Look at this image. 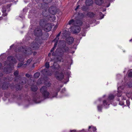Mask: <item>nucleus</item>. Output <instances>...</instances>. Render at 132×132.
<instances>
[{"mask_svg": "<svg viewBox=\"0 0 132 132\" xmlns=\"http://www.w3.org/2000/svg\"><path fill=\"white\" fill-rule=\"evenodd\" d=\"M82 24V22L79 20L75 21H74L73 19L69 21L68 23L69 25L72 24L76 29L73 31V32L74 34H77L79 32L80 30L79 26L81 25Z\"/></svg>", "mask_w": 132, "mask_h": 132, "instance_id": "nucleus-1", "label": "nucleus"}, {"mask_svg": "<svg viewBox=\"0 0 132 132\" xmlns=\"http://www.w3.org/2000/svg\"><path fill=\"white\" fill-rule=\"evenodd\" d=\"M40 92L45 97H47L49 95V93L47 91V87L43 86L40 89Z\"/></svg>", "mask_w": 132, "mask_h": 132, "instance_id": "nucleus-2", "label": "nucleus"}, {"mask_svg": "<svg viewBox=\"0 0 132 132\" xmlns=\"http://www.w3.org/2000/svg\"><path fill=\"white\" fill-rule=\"evenodd\" d=\"M52 28L51 24L49 23H47L45 24L44 27V29L45 31H48L51 30Z\"/></svg>", "mask_w": 132, "mask_h": 132, "instance_id": "nucleus-3", "label": "nucleus"}, {"mask_svg": "<svg viewBox=\"0 0 132 132\" xmlns=\"http://www.w3.org/2000/svg\"><path fill=\"white\" fill-rule=\"evenodd\" d=\"M34 33L35 35L37 36H40L42 35V31L40 28H37L35 29Z\"/></svg>", "mask_w": 132, "mask_h": 132, "instance_id": "nucleus-4", "label": "nucleus"}, {"mask_svg": "<svg viewBox=\"0 0 132 132\" xmlns=\"http://www.w3.org/2000/svg\"><path fill=\"white\" fill-rule=\"evenodd\" d=\"M49 11L50 13L52 14H55L56 12V9L55 7H50L49 9Z\"/></svg>", "mask_w": 132, "mask_h": 132, "instance_id": "nucleus-5", "label": "nucleus"}, {"mask_svg": "<svg viewBox=\"0 0 132 132\" xmlns=\"http://www.w3.org/2000/svg\"><path fill=\"white\" fill-rule=\"evenodd\" d=\"M58 73V72H56L55 75V76L57 79L59 80H62L63 78V75L62 73H61L59 74L58 76L57 75Z\"/></svg>", "mask_w": 132, "mask_h": 132, "instance_id": "nucleus-6", "label": "nucleus"}, {"mask_svg": "<svg viewBox=\"0 0 132 132\" xmlns=\"http://www.w3.org/2000/svg\"><path fill=\"white\" fill-rule=\"evenodd\" d=\"M30 48L32 50H35L38 47V45L36 43H32L31 44Z\"/></svg>", "mask_w": 132, "mask_h": 132, "instance_id": "nucleus-7", "label": "nucleus"}, {"mask_svg": "<svg viewBox=\"0 0 132 132\" xmlns=\"http://www.w3.org/2000/svg\"><path fill=\"white\" fill-rule=\"evenodd\" d=\"M73 39L72 37H69L67 39V43L69 44H72L73 41Z\"/></svg>", "mask_w": 132, "mask_h": 132, "instance_id": "nucleus-8", "label": "nucleus"}, {"mask_svg": "<svg viewBox=\"0 0 132 132\" xmlns=\"http://www.w3.org/2000/svg\"><path fill=\"white\" fill-rule=\"evenodd\" d=\"M103 2V0H95V3L96 4L98 5H101L102 4Z\"/></svg>", "mask_w": 132, "mask_h": 132, "instance_id": "nucleus-9", "label": "nucleus"}, {"mask_svg": "<svg viewBox=\"0 0 132 132\" xmlns=\"http://www.w3.org/2000/svg\"><path fill=\"white\" fill-rule=\"evenodd\" d=\"M110 101H109L108 99L107 100H104L103 101V103L104 105H109V102H110Z\"/></svg>", "mask_w": 132, "mask_h": 132, "instance_id": "nucleus-10", "label": "nucleus"}, {"mask_svg": "<svg viewBox=\"0 0 132 132\" xmlns=\"http://www.w3.org/2000/svg\"><path fill=\"white\" fill-rule=\"evenodd\" d=\"M61 32H60L59 34L57 35L56 37L55 38L54 40L53 41V42H57V43L59 39V37L60 36V33Z\"/></svg>", "mask_w": 132, "mask_h": 132, "instance_id": "nucleus-11", "label": "nucleus"}, {"mask_svg": "<svg viewBox=\"0 0 132 132\" xmlns=\"http://www.w3.org/2000/svg\"><path fill=\"white\" fill-rule=\"evenodd\" d=\"M56 19L55 16L54 14H52L50 17V20L52 21H54Z\"/></svg>", "mask_w": 132, "mask_h": 132, "instance_id": "nucleus-12", "label": "nucleus"}, {"mask_svg": "<svg viewBox=\"0 0 132 132\" xmlns=\"http://www.w3.org/2000/svg\"><path fill=\"white\" fill-rule=\"evenodd\" d=\"M32 90L34 91H36L37 89V88L36 86L33 85L31 87Z\"/></svg>", "mask_w": 132, "mask_h": 132, "instance_id": "nucleus-13", "label": "nucleus"}, {"mask_svg": "<svg viewBox=\"0 0 132 132\" xmlns=\"http://www.w3.org/2000/svg\"><path fill=\"white\" fill-rule=\"evenodd\" d=\"M32 59H28L27 62V63L24 64V65H25L26 66L27 65H29L30 62L32 61Z\"/></svg>", "mask_w": 132, "mask_h": 132, "instance_id": "nucleus-14", "label": "nucleus"}, {"mask_svg": "<svg viewBox=\"0 0 132 132\" xmlns=\"http://www.w3.org/2000/svg\"><path fill=\"white\" fill-rule=\"evenodd\" d=\"M114 96L112 95H109L108 99L110 101L114 99Z\"/></svg>", "mask_w": 132, "mask_h": 132, "instance_id": "nucleus-15", "label": "nucleus"}, {"mask_svg": "<svg viewBox=\"0 0 132 132\" xmlns=\"http://www.w3.org/2000/svg\"><path fill=\"white\" fill-rule=\"evenodd\" d=\"M39 76L40 73L38 72L35 73L34 76V77L36 78H38Z\"/></svg>", "mask_w": 132, "mask_h": 132, "instance_id": "nucleus-16", "label": "nucleus"}, {"mask_svg": "<svg viewBox=\"0 0 132 132\" xmlns=\"http://www.w3.org/2000/svg\"><path fill=\"white\" fill-rule=\"evenodd\" d=\"M128 76L129 77H132V72L131 70L129 71L128 72Z\"/></svg>", "mask_w": 132, "mask_h": 132, "instance_id": "nucleus-17", "label": "nucleus"}, {"mask_svg": "<svg viewBox=\"0 0 132 132\" xmlns=\"http://www.w3.org/2000/svg\"><path fill=\"white\" fill-rule=\"evenodd\" d=\"M57 45V42H56L55 43L54 45V47H53V48L51 50V52H52L54 50L55 48L56 47Z\"/></svg>", "mask_w": 132, "mask_h": 132, "instance_id": "nucleus-18", "label": "nucleus"}, {"mask_svg": "<svg viewBox=\"0 0 132 132\" xmlns=\"http://www.w3.org/2000/svg\"><path fill=\"white\" fill-rule=\"evenodd\" d=\"M22 66L23 67H26V66H25V65H24V64H22V63H20L18 64V67H19Z\"/></svg>", "mask_w": 132, "mask_h": 132, "instance_id": "nucleus-19", "label": "nucleus"}, {"mask_svg": "<svg viewBox=\"0 0 132 132\" xmlns=\"http://www.w3.org/2000/svg\"><path fill=\"white\" fill-rule=\"evenodd\" d=\"M87 15L91 17L93 15V14L92 12H89L87 14Z\"/></svg>", "mask_w": 132, "mask_h": 132, "instance_id": "nucleus-20", "label": "nucleus"}, {"mask_svg": "<svg viewBox=\"0 0 132 132\" xmlns=\"http://www.w3.org/2000/svg\"><path fill=\"white\" fill-rule=\"evenodd\" d=\"M13 57L12 56H10L8 57V59L9 60L11 61H12L13 60Z\"/></svg>", "mask_w": 132, "mask_h": 132, "instance_id": "nucleus-21", "label": "nucleus"}, {"mask_svg": "<svg viewBox=\"0 0 132 132\" xmlns=\"http://www.w3.org/2000/svg\"><path fill=\"white\" fill-rule=\"evenodd\" d=\"M102 108V105H98L97 106L98 110L99 111H101Z\"/></svg>", "mask_w": 132, "mask_h": 132, "instance_id": "nucleus-22", "label": "nucleus"}, {"mask_svg": "<svg viewBox=\"0 0 132 132\" xmlns=\"http://www.w3.org/2000/svg\"><path fill=\"white\" fill-rule=\"evenodd\" d=\"M45 65L46 68H48L49 67V63L48 62H46Z\"/></svg>", "mask_w": 132, "mask_h": 132, "instance_id": "nucleus-23", "label": "nucleus"}, {"mask_svg": "<svg viewBox=\"0 0 132 132\" xmlns=\"http://www.w3.org/2000/svg\"><path fill=\"white\" fill-rule=\"evenodd\" d=\"M43 1L46 2L47 3H49L52 1V0H43Z\"/></svg>", "mask_w": 132, "mask_h": 132, "instance_id": "nucleus-24", "label": "nucleus"}, {"mask_svg": "<svg viewBox=\"0 0 132 132\" xmlns=\"http://www.w3.org/2000/svg\"><path fill=\"white\" fill-rule=\"evenodd\" d=\"M19 73V72L18 71H16L15 72H14V75H15V76H17L18 75V74Z\"/></svg>", "mask_w": 132, "mask_h": 132, "instance_id": "nucleus-25", "label": "nucleus"}, {"mask_svg": "<svg viewBox=\"0 0 132 132\" xmlns=\"http://www.w3.org/2000/svg\"><path fill=\"white\" fill-rule=\"evenodd\" d=\"M69 49L68 47H66L65 49V51L66 52H67L69 50Z\"/></svg>", "mask_w": 132, "mask_h": 132, "instance_id": "nucleus-26", "label": "nucleus"}, {"mask_svg": "<svg viewBox=\"0 0 132 132\" xmlns=\"http://www.w3.org/2000/svg\"><path fill=\"white\" fill-rule=\"evenodd\" d=\"M126 103L127 104V106H129V104H130V103H129V101H126Z\"/></svg>", "mask_w": 132, "mask_h": 132, "instance_id": "nucleus-27", "label": "nucleus"}, {"mask_svg": "<svg viewBox=\"0 0 132 132\" xmlns=\"http://www.w3.org/2000/svg\"><path fill=\"white\" fill-rule=\"evenodd\" d=\"M92 129L93 131H95L96 130V128L94 127H93Z\"/></svg>", "mask_w": 132, "mask_h": 132, "instance_id": "nucleus-28", "label": "nucleus"}, {"mask_svg": "<svg viewBox=\"0 0 132 132\" xmlns=\"http://www.w3.org/2000/svg\"><path fill=\"white\" fill-rule=\"evenodd\" d=\"M79 7V5H78L77 6V7L76 9H75V10H76L77 9H78Z\"/></svg>", "mask_w": 132, "mask_h": 132, "instance_id": "nucleus-29", "label": "nucleus"}, {"mask_svg": "<svg viewBox=\"0 0 132 132\" xmlns=\"http://www.w3.org/2000/svg\"><path fill=\"white\" fill-rule=\"evenodd\" d=\"M30 75L28 74H26V76L27 77H30Z\"/></svg>", "mask_w": 132, "mask_h": 132, "instance_id": "nucleus-30", "label": "nucleus"}, {"mask_svg": "<svg viewBox=\"0 0 132 132\" xmlns=\"http://www.w3.org/2000/svg\"><path fill=\"white\" fill-rule=\"evenodd\" d=\"M56 55V54L55 53V52H53L52 53L53 55Z\"/></svg>", "mask_w": 132, "mask_h": 132, "instance_id": "nucleus-31", "label": "nucleus"}, {"mask_svg": "<svg viewBox=\"0 0 132 132\" xmlns=\"http://www.w3.org/2000/svg\"><path fill=\"white\" fill-rule=\"evenodd\" d=\"M4 16H5L7 15V14L6 13H4L3 14Z\"/></svg>", "mask_w": 132, "mask_h": 132, "instance_id": "nucleus-32", "label": "nucleus"}, {"mask_svg": "<svg viewBox=\"0 0 132 132\" xmlns=\"http://www.w3.org/2000/svg\"><path fill=\"white\" fill-rule=\"evenodd\" d=\"M50 83H48V85H47V87H49V86H50Z\"/></svg>", "mask_w": 132, "mask_h": 132, "instance_id": "nucleus-33", "label": "nucleus"}, {"mask_svg": "<svg viewBox=\"0 0 132 132\" xmlns=\"http://www.w3.org/2000/svg\"><path fill=\"white\" fill-rule=\"evenodd\" d=\"M6 12V10H4L3 11V13H5Z\"/></svg>", "mask_w": 132, "mask_h": 132, "instance_id": "nucleus-34", "label": "nucleus"}, {"mask_svg": "<svg viewBox=\"0 0 132 132\" xmlns=\"http://www.w3.org/2000/svg\"><path fill=\"white\" fill-rule=\"evenodd\" d=\"M51 54L50 53H49L48 55V56H50V55H51Z\"/></svg>", "mask_w": 132, "mask_h": 132, "instance_id": "nucleus-35", "label": "nucleus"}, {"mask_svg": "<svg viewBox=\"0 0 132 132\" xmlns=\"http://www.w3.org/2000/svg\"><path fill=\"white\" fill-rule=\"evenodd\" d=\"M102 17L101 19L103 18L104 17V15L103 14H102Z\"/></svg>", "mask_w": 132, "mask_h": 132, "instance_id": "nucleus-36", "label": "nucleus"}, {"mask_svg": "<svg viewBox=\"0 0 132 132\" xmlns=\"http://www.w3.org/2000/svg\"><path fill=\"white\" fill-rule=\"evenodd\" d=\"M89 0H86V3H87L88 1Z\"/></svg>", "mask_w": 132, "mask_h": 132, "instance_id": "nucleus-37", "label": "nucleus"}, {"mask_svg": "<svg viewBox=\"0 0 132 132\" xmlns=\"http://www.w3.org/2000/svg\"><path fill=\"white\" fill-rule=\"evenodd\" d=\"M42 21H40V24L41 25H42Z\"/></svg>", "mask_w": 132, "mask_h": 132, "instance_id": "nucleus-38", "label": "nucleus"}, {"mask_svg": "<svg viewBox=\"0 0 132 132\" xmlns=\"http://www.w3.org/2000/svg\"><path fill=\"white\" fill-rule=\"evenodd\" d=\"M26 82V81H24V82H23V81H22V83L23 84V83H25Z\"/></svg>", "mask_w": 132, "mask_h": 132, "instance_id": "nucleus-39", "label": "nucleus"}, {"mask_svg": "<svg viewBox=\"0 0 132 132\" xmlns=\"http://www.w3.org/2000/svg\"><path fill=\"white\" fill-rule=\"evenodd\" d=\"M57 95V93H56V95L55 96H56ZM55 96H53V97H55Z\"/></svg>", "mask_w": 132, "mask_h": 132, "instance_id": "nucleus-40", "label": "nucleus"}, {"mask_svg": "<svg viewBox=\"0 0 132 132\" xmlns=\"http://www.w3.org/2000/svg\"><path fill=\"white\" fill-rule=\"evenodd\" d=\"M91 127V126H89V129H90V128Z\"/></svg>", "mask_w": 132, "mask_h": 132, "instance_id": "nucleus-41", "label": "nucleus"}, {"mask_svg": "<svg viewBox=\"0 0 132 132\" xmlns=\"http://www.w3.org/2000/svg\"><path fill=\"white\" fill-rule=\"evenodd\" d=\"M119 88H120V87H119V88H118V89H119Z\"/></svg>", "mask_w": 132, "mask_h": 132, "instance_id": "nucleus-42", "label": "nucleus"}, {"mask_svg": "<svg viewBox=\"0 0 132 132\" xmlns=\"http://www.w3.org/2000/svg\"><path fill=\"white\" fill-rule=\"evenodd\" d=\"M121 96V95L119 96V95H118V96Z\"/></svg>", "mask_w": 132, "mask_h": 132, "instance_id": "nucleus-43", "label": "nucleus"}, {"mask_svg": "<svg viewBox=\"0 0 132 132\" xmlns=\"http://www.w3.org/2000/svg\"><path fill=\"white\" fill-rule=\"evenodd\" d=\"M23 79H25V78H23Z\"/></svg>", "mask_w": 132, "mask_h": 132, "instance_id": "nucleus-44", "label": "nucleus"}, {"mask_svg": "<svg viewBox=\"0 0 132 132\" xmlns=\"http://www.w3.org/2000/svg\"><path fill=\"white\" fill-rule=\"evenodd\" d=\"M131 99L132 100V97H131Z\"/></svg>", "mask_w": 132, "mask_h": 132, "instance_id": "nucleus-45", "label": "nucleus"}]
</instances>
